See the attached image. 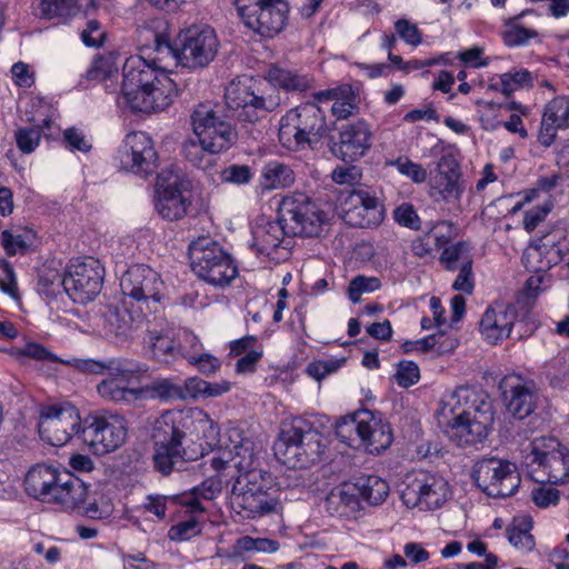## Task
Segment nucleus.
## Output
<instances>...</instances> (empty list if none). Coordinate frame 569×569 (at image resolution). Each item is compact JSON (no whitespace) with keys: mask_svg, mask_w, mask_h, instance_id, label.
<instances>
[{"mask_svg":"<svg viewBox=\"0 0 569 569\" xmlns=\"http://www.w3.org/2000/svg\"><path fill=\"white\" fill-rule=\"evenodd\" d=\"M223 98L224 103L199 102L190 113L194 138L183 142L182 156L203 171L212 169L217 164V156L237 142L238 132L231 120L256 123L274 111L280 103L277 94H267L263 88L249 79L231 81Z\"/></svg>","mask_w":569,"mask_h":569,"instance_id":"obj_1","label":"nucleus"},{"mask_svg":"<svg viewBox=\"0 0 569 569\" xmlns=\"http://www.w3.org/2000/svg\"><path fill=\"white\" fill-rule=\"evenodd\" d=\"M159 61L160 58L148 60L132 56L123 63L120 94L132 111H163L177 98V83Z\"/></svg>","mask_w":569,"mask_h":569,"instance_id":"obj_2","label":"nucleus"},{"mask_svg":"<svg viewBox=\"0 0 569 569\" xmlns=\"http://www.w3.org/2000/svg\"><path fill=\"white\" fill-rule=\"evenodd\" d=\"M439 422L452 430L460 446H471L487 438L493 423V409L488 393L469 387H459L442 403Z\"/></svg>","mask_w":569,"mask_h":569,"instance_id":"obj_3","label":"nucleus"},{"mask_svg":"<svg viewBox=\"0 0 569 569\" xmlns=\"http://www.w3.org/2000/svg\"><path fill=\"white\" fill-rule=\"evenodd\" d=\"M193 422L190 417L177 411H166L154 421L153 461L156 469L162 475L181 470L186 462L202 456L201 448L192 447L193 440L188 432Z\"/></svg>","mask_w":569,"mask_h":569,"instance_id":"obj_4","label":"nucleus"},{"mask_svg":"<svg viewBox=\"0 0 569 569\" xmlns=\"http://www.w3.org/2000/svg\"><path fill=\"white\" fill-rule=\"evenodd\" d=\"M157 24L158 29L166 27V22L162 20H158ZM142 32L151 34L157 53H167L173 57L179 64L189 69L209 66L214 60L219 49L216 31L210 26H191L181 30L174 44L170 43L166 28L162 31L146 28Z\"/></svg>","mask_w":569,"mask_h":569,"instance_id":"obj_5","label":"nucleus"},{"mask_svg":"<svg viewBox=\"0 0 569 569\" xmlns=\"http://www.w3.org/2000/svg\"><path fill=\"white\" fill-rule=\"evenodd\" d=\"M329 131L326 112L316 100L288 110L280 119L278 138L287 150L300 151L313 148Z\"/></svg>","mask_w":569,"mask_h":569,"instance_id":"obj_6","label":"nucleus"},{"mask_svg":"<svg viewBox=\"0 0 569 569\" xmlns=\"http://www.w3.org/2000/svg\"><path fill=\"white\" fill-rule=\"evenodd\" d=\"M521 466L538 483H565L569 478V450L553 437H538L522 446Z\"/></svg>","mask_w":569,"mask_h":569,"instance_id":"obj_7","label":"nucleus"},{"mask_svg":"<svg viewBox=\"0 0 569 569\" xmlns=\"http://www.w3.org/2000/svg\"><path fill=\"white\" fill-rule=\"evenodd\" d=\"M321 433L307 420L293 419L282 427L273 445L278 460L292 469H303L320 460L325 446Z\"/></svg>","mask_w":569,"mask_h":569,"instance_id":"obj_8","label":"nucleus"},{"mask_svg":"<svg viewBox=\"0 0 569 569\" xmlns=\"http://www.w3.org/2000/svg\"><path fill=\"white\" fill-rule=\"evenodd\" d=\"M189 259L192 271L212 286L226 287L238 274L230 253L210 237H199L189 244Z\"/></svg>","mask_w":569,"mask_h":569,"instance_id":"obj_9","label":"nucleus"},{"mask_svg":"<svg viewBox=\"0 0 569 569\" xmlns=\"http://www.w3.org/2000/svg\"><path fill=\"white\" fill-rule=\"evenodd\" d=\"M471 477L477 487L491 498H507L515 495L521 483L517 466L497 457L478 460Z\"/></svg>","mask_w":569,"mask_h":569,"instance_id":"obj_10","label":"nucleus"},{"mask_svg":"<svg viewBox=\"0 0 569 569\" xmlns=\"http://www.w3.org/2000/svg\"><path fill=\"white\" fill-rule=\"evenodd\" d=\"M279 211L292 237H318L327 221L326 212L305 193L284 197Z\"/></svg>","mask_w":569,"mask_h":569,"instance_id":"obj_11","label":"nucleus"},{"mask_svg":"<svg viewBox=\"0 0 569 569\" xmlns=\"http://www.w3.org/2000/svg\"><path fill=\"white\" fill-rule=\"evenodd\" d=\"M127 421L117 413L89 416L83 421L80 439L96 455L102 456L120 448L127 439Z\"/></svg>","mask_w":569,"mask_h":569,"instance_id":"obj_12","label":"nucleus"},{"mask_svg":"<svg viewBox=\"0 0 569 569\" xmlns=\"http://www.w3.org/2000/svg\"><path fill=\"white\" fill-rule=\"evenodd\" d=\"M536 326L526 318L518 319L516 305L496 303L488 308L480 320L483 338L492 345L511 337L520 340L533 333Z\"/></svg>","mask_w":569,"mask_h":569,"instance_id":"obj_13","label":"nucleus"},{"mask_svg":"<svg viewBox=\"0 0 569 569\" xmlns=\"http://www.w3.org/2000/svg\"><path fill=\"white\" fill-rule=\"evenodd\" d=\"M450 497L448 481L440 475L418 471L407 477L401 499L408 508L435 510L440 508Z\"/></svg>","mask_w":569,"mask_h":569,"instance_id":"obj_14","label":"nucleus"},{"mask_svg":"<svg viewBox=\"0 0 569 569\" xmlns=\"http://www.w3.org/2000/svg\"><path fill=\"white\" fill-rule=\"evenodd\" d=\"M104 268L92 257L72 260L66 270L64 292L78 303L92 301L101 291Z\"/></svg>","mask_w":569,"mask_h":569,"instance_id":"obj_15","label":"nucleus"},{"mask_svg":"<svg viewBox=\"0 0 569 569\" xmlns=\"http://www.w3.org/2000/svg\"><path fill=\"white\" fill-rule=\"evenodd\" d=\"M547 244L543 243L541 246H536L529 248L525 253L522 259L525 260L526 267L533 271L525 283L522 290H520L516 297V305L519 306L525 313L522 315L526 318L529 309L533 306L538 296L547 288V286L542 287L546 283H550V276L547 273L548 270L557 264L563 257L562 250H555V257L548 259L547 261H542V254L547 251Z\"/></svg>","mask_w":569,"mask_h":569,"instance_id":"obj_16","label":"nucleus"},{"mask_svg":"<svg viewBox=\"0 0 569 569\" xmlns=\"http://www.w3.org/2000/svg\"><path fill=\"white\" fill-rule=\"evenodd\" d=\"M120 168L141 177L153 174L158 168V156L152 139L142 131L126 136L117 152Z\"/></svg>","mask_w":569,"mask_h":569,"instance_id":"obj_17","label":"nucleus"},{"mask_svg":"<svg viewBox=\"0 0 569 569\" xmlns=\"http://www.w3.org/2000/svg\"><path fill=\"white\" fill-rule=\"evenodd\" d=\"M383 206L363 189H352L340 200L339 214L353 228H375L383 220Z\"/></svg>","mask_w":569,"mask_h":569,"instance_id":"obj_18","label":"nucleus"},{"mask_svg":"<svg viewBox=\"0 0 569 569\" xmlns=\"http://www.w3.org/2000/svg\"><path fill=\"white\" fill-rule=\"evenodd\" d=\"M82 427L79 413L71 405L52 406L41 413L40 430L56 447L68 443L73 436L80 439Z\"/></svg>","mask_w":569,"mask_h":569,"instance_id":"obj_19","label":"nucleus"},{"mask_svg":"<svg viewBox=\"0 0 569 569\" xmlns=\"http://www.w3.org/2000/svg\"><path fill=\"white\" fill-rule=\"evenodd\" d=\"M289 4L286 0H266L240 18L244 26L266 38L277 36L286 26Z\"/></svg>","mask_w":569,"mask_h":569,"instance_id":"obj_20","label":"nucleus"},{"mask_svg":"<svg viewBox=\"0 0 569 569\" xmlns=\"http://www.w3.org/2000/svg\"><path fill=\"white\" fill-rule=\"evenodd\" d=\"M234 467L239 471L233 486L232 493H262L269 492L270 475L261 469L256 468V455L249 443L236 446Z\"/></svg>","mask_w":569,"mask_h":569,"instance_id":"obj_21","label":"nucleus"},{"mask_svg":"<svg viewBox=\"0 0 569 569\" xmlns=\"http://www.w3.org/2000/svg\"><path fill=\"white\" fill-rule=\"evenodd\" d=\"M507 410L515 418L522 420L529 417L538 402V388L533 380L519 375L506 376L500 382Z\"/></svg>","mask_w":569,"mask_h":569,"instance_id":"obj_22","label":"nucleus"},{"mask_svg":"<svg viewBox=\"0 0 569 569\" xmlns=\"http://www.w3.org/2000/svg\"><path fill=\"white\" fill-rule=\"evenodd\" d=\"M372 132L369 123L359 119L339 128V140L333 141L331 152L345 162H353L362 158L371 148Z\"/></svg>","mask_w":569,"mask_h":569,"instance_id":"obj_23","label":"nucleus"},{"mask_svg":"<svg viewBox=\"0 0 569 569\" xmlns=\"http://www.w3.org/2000/svg\"><path fill=\"white\" fill-rule=\"evenodd\" d=\"M134 372L126 376L120 373H108V376L97 385L98 395L111 402L130 403L142 397L144 389L131 388L134 380H139L148 371L144 363L133 360Z\"/></svg>","mask_w":569,"mask_h":569,"instance_id":"obj_24","label":"nucleus"},{"mask_svg":"<svg viewBox=\"0 0 569 569\" xmlns=\"http://www.w3.org/2000/svg\"><path fill=\"white\" fill-rule=\"evenodd\" d=\"M162 284L158 272L146 264L131 266L120 279L122 293L138 302L159 300Z\"/></svg>","mask_w":569,"mask_h":569,"instance_id":"obj_25","label":"nucleus"},{"mask_svg":"<svg viewBox=\"0 0 569 569\" xmlns=\"http://www.w3.org/2000/svg\"><path fill=\"white\" fill-rule=\"evenodd\" d=\"M251 247L258 254L271 257V254L284 243V238L290 237L280 211L276 220L259 218L251 230Z\"/></svg>","mask_w":569,"mask_h":569,"instance_id":"obj_26","label":"nucleus"},{"mask_svg":"<svg viewBox=\"0 0 569 569\" xmlns=\"http://www.w3.org/2000/svg\"><path fill=\"white\" fill-rule=\"evenodd\" d=\"M569 128V99L558 96L550 100L543 109L538 141L543 147H550L558 130Z\"/></svg>","mask_w":569,"mask_h":569,"instance_id":"obj_27","label":"nucleus"},{"mask_svg":"<svg viewBox=\"0 0 569 569\" xmlns=\"http://www.w3.org/2000/svg\"><path fill=\"white\" fill-rule=\"evenodd\" d=\"M460 169L457 160L450 156H442L438 162V173L433 179L432 189L447 202L460 199L463 187L459 182Z\"/></svg>","mask_w":569,"mask_h":569,"instance_id":"obj_28","label":"nucleus"},{"mask_svg":"<svg viewBox=\"0 0 569 569\" xmlns=\"http://www.w3.org/2000/svg\"><path fill=\"white\" fill-rule=\"evenodd\" d=\"M315 99L318 102L332 101L331 113L337 120L347 119L359 111L360 98L350 84L321 90L315 93Z\"/></svg>","mask_w":569,"mask_h":569,"instance_id":"obj_29","label":"nucleus"},{"mask_svg":"<svg viewBox=\"0 0 569 569\" xmlns=\"http://www.w3.org/2000/svg\"><path fill=\"white\" fill-rule=\"evenodd\" d=\"M74 370L83 375L108 376V373L128 375L134 372L133 359L117 357L103 360L72 358L68 361Z\"/></svg>","mask_w":569,"mask_h":569,"instance_id":"obj_30","label":"nucleus"},{"mask_svg":"<svg viewBox=\"0 0 569 569\" xmlns=\"http://www.w3.org/2000/svg\"><path fill=\"white\" fill-rule=\"evenodd\" d=\"M60 475L56 469L38 465L32 467L26 475V492L36 499L51 501Z\"/></svg>","mask_w":569,"mask_h":569,"instance_id":"obj_31","label":"nucleus"},{"mask_svg":"<svg viewBox=\"0 0 569 569\" xmlns=\"http://www.w3.org/2000/svg\"><path fill=\"white\" fill-rule=\"evenodd\" d=\"M363 422L359 441L360 446H365L368 452L375 455H379L390 447L392 443V432L387 422H383L380 417H377L369 410L368 417Z\"/></svg>","mask_w":569,"mask_h":569,"instance_id":"obj_32","label":"nucleus"},{"mask_svg":"<svg viewBox=\"0 0 569 569\" xmlns=\"http://www.w3.org/2000/svg\"><path fill=\"white\" fill-rule=\"evenodd\" d=\"M278 500L269 492L262 493H231V506L233 510L248 519H254L273 512Z\"/></svg>","mask_w":569,"mask_h":569,"instance_id":"obj_33","label":"nucleus"},{"mask_svg":"<svg viewBox=\"0 0 569 569\" xmlns=\"http://www.w3.org/2000/svg\"><path fill=\"white\" fill-rule=\"evenodd\" d=\"M248 79V77L237 78L233 81H241ZM254 83L259 84L263 90H266L267 94H277L280 97L279 92L273 89L270 83L278 86L287 91H305L310 86V80L307 76L298 74L297 72L288 69H283L280 67H271L268 71V80L269 82L257 81L252 78H249ZM281 100V98H279ZM281 102L279 103V106Z\"/></svg>","mask_w":569,"mask_h":569,"instance_id":"obj_34","label":"nucleus"},{"mask_svg":"<svg viewBox=\"0 0 569 569\" xmlns=\"http://www.w3.org/2000/svg\"><path fill=\"white\" fill-rule=\"evenodd\" d=\"M325 508L331 516L351 518L362 509V506L356 496V488L351 483H343L328 493Z\"/></svg>","mask_w":569,"mask_h":569,"instance_id":"obj_35","label":"nucleus"},{"mask_svg":"<svg viewBox=\"0 0 569 569\" xmlns=\"http://www.w3.org/2000/svg\"><path fill=\"white\" fill-rule=\"evenodd\" d=\"M88 495V488L82 480L69 472H62L57 482L51 501L66 509H80Z\"/></svg>","mask_w":569,"mask_h":569,"instance_id":"obj_36","label":"nucleus"},{"mask_svg":"<svg viewBox=\"0 0 569 569\" xmlns=\"http://www.w3.org/2000/svg\"><path fill=\"white\" fill-rule=\"evenodd\" d=\"M537 79L538 74L536 72H531L528 69L513 68L508 72L492 77L488 89L501 92L506 98H510L516 91L532 88Z\"/></svg>","mask_w":569,"mask_h":569,"instance_id":"obj_37","label":"nucleus"},{"mask_svg":"<svg viewBox=\"0 0 569 569\" xmlns=\"http://www.w3.org/2000/svg\"><path fill=\"white\" fill-rule=\"evenodd\" d=\"M189 206L190 201L188 198L176 188V181L163 187L162 191H159L156 202L158 213L169 221L182 219L187 214Z\"/></svg>","mask_w":569,"mask_h":569,"instance_id":"obj_38","label":"nucleus"},{"mask_svg":"<svg viewBox=\"0 0 569 569\" xmlns=\"http://www.w3.org/2000/svg\"><path fill=\"white\" fill-rule=\"evenodd\" d=\"M102 320V329L107 337L114 338L117 341H126L132 338L134 320L128 309L109 307L103 312Z\"/></svg>","mask_w":569,"mask_h":569,"instance_id":"obj_39","label":"nucleus"},{"mask_svg":"<svg viewBox=\"0 0 569 569\" xmlns=\"http://www.w3.org/2000/svg\"><path fill=\"white\" fill-rule=\"evenodd\" d=\"M220 490L221 487L218 481L207 479L200 486L192 488L191 491L172 497V500L186 507L188 512L202 513L204 508L200 500H212Z\"/></svg>","mask_w":569,"mask_h":569,"instance_id":"obj_40","label":"nucleus"},{"mask_svg":"<svg viewBox=\"0 0 569 569\" xmlns=\"http://www.w3.org/2000/svg\"><path fill=\"white\" fill-rule=\"evenodd\" d=\"M356 488V496L359 500L370 506L382 503L389 495V485L378 476H365L351 483Z\"/></svg>","mask_w":569,"mask_h":569,"instance_id":"obj_41","label":"nucleus"},{"mask_svg":"<svg viewBox=\"0 0 569 569\" xmlns=\"http://www.w3.org/2000/svg\"><path fill=\"white\" fill-rule=\"evenodd\" d=\"M86 78L90 81L103 82L107 92L116 93L118 91V68L113 57L100 56L96 58L87 70Z\"/></svg>","mask_w":569,"mask_h":569,"instance_id":"obj_42","label":"nucleus"},{"mask_svg":"<svg viewBox=\"0 0 569 569\" xmlns=\"http://www.w3.org/2000/svg\"><path fill=\"white\" fill-rule=\"evenodd\" d=\"M144 343L153 359L169 362L177 359L176 338L169 332L149 331L144 337Z\"/></svg>","mask_w":569,"mask_h":569,"instance_id":"obj_43","label":"nucleus"},{"mask_svg":"<svg viewBox=\"0 0 569 569\" xmlns=\"http://www.w3.org/2000/svg\"><path fill=\"white\" fill-rule=\"evenodd\" d=\"M151 397L163 401L187 400L190 398L188 379L183 383H177L171 379L162 378L152 381L146 387Z\"/></svg>","mask_w":569,"mask_h":569,"instance_id":"obj_44","label":"nucleus"},{"mask_svg":"<svg viewBox=\"0 0 569 569\" xmlns=\"http://www.w3.org/2000/svg\"><path fill=\"white\" fill-rule=\"evenodd\" d=\"M368 417V410H361L350 417L342 418L336 425V435L345 443L350 447L355 446L357 440L360 441L363 421Z\"/></svg>","mask_w":569,"mask_h":569,"instance_id":"obj_45","label":"nucleus"},{"mask_svg":"<svg viewBox=\"0 0 569 569\" xmlns=\"http://www.w3.org/2000/svg\"><path fill=\"white\" fill-rule=\"evenodd\" d=\"M263 186L267 189L284 188L293 182V171L284 163L269 161L262 169Z\"/></svg>","mask_w":569,"mask_h":569,"instance_id":"obj_46","label":"nucleus"},{"mask_svg":"<svg viewBox=\"0 0 569 569\" xmlns=\"http://www.w3.org/2000/svg\"><path fill=\"white\" fill-rule=\"evenodd\" d=\"M80 7L78 0H39L38 14L43 19L71 18Z\"/></svg>","mask_w":569,"mask_h":569,"instance_id":"obj_47","label":"nucleus"},{"mask_svg":"<svg viewBox=\"0 0 569 569\" xmlns=\"http://www.w3.org/2000/svg\"><path fill=\"white\" fill-rule=\"evenodd\" d=\"M440 263L448 271H455L458 269V263L465 264L466 261H472L470 256V246L466 241H459L457 243L447 246L443 248L440 254Z\"/></svg>","mask_w":569,"mask_h":569,"instance_id":"obj_48","label":"nucleus"},{"mask_svg":"<svg viewBox=\"0 0 569 569\" xmlns=\"http://www.w3.org/2000/svg\"><path fill=\"white\" fill-rule=\"evenodd\" d=\"M66 273L61 274L56 269L44 268L39 273L38 291L48 298L57 297L64 291Z\"/></svg>","mask_w":569,"mask_h":569,"instance_id":"obj_49","label":"nucleus"},{"mask_svg":"<svg viewBox=\"0 0 569 569\" xmlns=\"http://www.w3.org/2000/svg\"><path fill=\"white\" fill-rule=\"evenodd\" d=\"M188 387L190 390V398L199 396L204 397H219L230 390V382L222 380L219 382H209L200 378L193 377L188 379Z\"/></svg>","mask_w":569,"mask_h":569,"instance_id":"obj_50","label":"nucleus"},{"mask_svg":"<svg viewBox=\"0 0 569 569\" xmlns=\"http://www.w3.org/2000/svg\"><path fill=\"white\" fill-rule=\"evenodd\" d=\"M176 340L177 358L182 357L187 361L204 349L200 339L189 329H180L176 335Z\"/></svg>","mask_w":569,"mask_h":569,"instance_id":"obj_51","label":"nucleus"},{"mask_svg":"<svg viewBox=\"0 0 569 569\" xmlns=\"http://www.w3.org/2000/svg\"><path fill=\"white\" fill-rule=\"evenodd\" d=\"M530 522L522 521L520 525L513 522L506 530L509 542L520 550H531L535 547L533 537L530 535Z\"/></svg>","mask_w":569,"mask_h":569,"instance_id":"obj_52","label":"nucleus"},{"mask_svg":"<svg viewBox=\"0 0 569 569\" xmlns=\"http://www.w3.org/2000/svg\"><path fill=\"white\" fill-rule=\"evenodd\" d=\"M201 530V523L194 513H192L189 519L179 521L178 523L173 525L168 531V537L173 541H187L198 536Z\"/></svg>","mask_w":569,"mask_h":569,"instance_id":"obj_53","label":"nucleus"},{"mask_svg":"<svg viewBox=\"0 0 569 569\" xmlns=\"http://www.w3.org/2000/svg\"><path fill=\"white\" fill-rule=\"evenodd\" d=\"M536 36L537 32L535 30L520 26L518 23V18L510 21L503 31L505 43L509 47L523 46Z\"/></svg>","mask_w":569,"mask_h":569,"instance_id":"obj_54","label":"nucleus"},{"mask_svg":"<svg viewBox=\"0 0 569 569\" xmlns=\"http://www.w3.org/2000/svg\"><path fill=\"white\" fill-rule=\"evenodd\" d=\"M252 178L253 171L248 164L232 163L220 171V179L224 183L248 184Z\"/></svg>","mask_w":569,"mask_h":569,"instance_id":"obj_55","label":"nucleus"},{"mask_svg":"<svg viewBox=\"0 0 569 569\" xmlns=\"http://www.w3.org/2000/svg\"><path fill=\"white\" fill-rule=\"evenodd\" d=\"M380 286V280L376 277L357 276L349 283L348 297L352 302H359L362 293L373 292Z\"/></svg>","mask_w":569,"mask_h":569,"instance_id":"obj_56","label":"nucleus"},{"mask_svg":"<svg viewBox=\"0 0 569 569\" xmlns=\"http://www.w3.org/2000/svg\"><path fill=\"white\" fill-rule=\"evenodd\" d=\"M420 379V370L413 361L403 360L398 363L395 380L399 387L409 388Z\"/></svg>","mask_w":569,"mask_h":569,"instance_id":"obj_57","label":"nucleus"},{"mask_svg":"<svg viewBox=\"0 0 569 569\" xmlns=\"http://www.w3.org/2000/svg\"><path fill=\"white\" fill-rule=\"evenodd\" d=\"M41 139V130L36 127L20 128L16 132L18 148L23 153H30L36 150Z\"/></svg>","mask_w":569,"mask_h":569,"instance_id":"obj_58","label":"nucleus"},{"mask_svg":"<svg viewBox=\"0 0 569 569\" xmlns=\"http://www.w3.org/2000/svg\"><path fill=\"white\" fill-rule=\"evenodd\" d=\"M531 500L539 508H548L559 502L560 492L553 487H546L542 483L535 487L530 493Z\"/></svg>","mask_w":569,"mask_h":569,"instance_id":"obj_59","label":"nucleus"},{"mask_svg":"<svg viewBox=\"0 0 569 569\" xmlns=\"http://www.w3.org/2000/svg\"><path fill=\"white\" fill-rule=\"evenodd\" d=\"M392 166L401 173L410 178L416 183H421L427 179V171L421 164L411 161L407 157L398 158Z\"/></svg>","mask_w":569,"mask_h":569,"instance_id":"obj_60","label":"nucleus"},{"mask_svg":"<svg viewBox=\"0 0 569 569\" xmlns=\"http://www.w3.org/2000/svg\"><path fill=\"white\" fill-rule=\"evenodd\" d=\"M393 218L402 227L419 230L420 218L411 203H401L393 211Z\"/></svg>","mask_w":569,"mask_h":569,"instance_id":"obj_61","label":"nucleus"},{"mask_svg":"<svg viewBox=\"0 0 569 569\" xmlns=\"http://www.w3.org/2000/svg\"><path fill=\"white\" fill-rule=\"evenodd\" d=\"M395 29L400 39L407 44L417 47L422 41V34L417 24L407 19H399L395 22Z\"/></svg>","mask_w":569,"mask_h":569,"instance_id":"obj_62","label":"nucleus"},{"mask_svg":"<svg viewBox=\"0 0 569 569\" xmlns=\"http://www.w3.org/2000/svg\"><path fill=\"white\" fill-rule=\"evenodd\" d=\"M188 362L194 366L200 373L207 376L216 373L221 367V361L213 355L206 352L204 349L194 357H190Z\"/></svg>","mask_w":569,"mask_h":569,"instance_id":"obj_63","label":"nucleus"},{"mask_svg":"<svg viewBox=\"0 0 569 569\" xmlns=\"http://www.w3.org/2000/svg\"><path fill=\"white\" fill-rule=\"evenodd\" d=\"M63 143L70 151L88 152L92 147L82 131L73 127L64 130Z\"/></svg>","mask_w":569,"mask_h":569,"instance_id":"obj_64","label":"nucleus"}]
</instances>
